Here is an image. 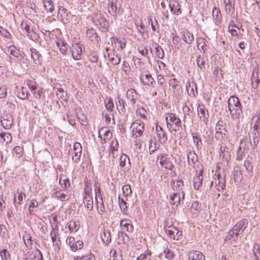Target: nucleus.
<instances>
[{"label":"nucleus","instance_id":"nucleus-1","mask_svg":"<svg viewBox=\"0 0 260 260\" xmlns=\"http://www.w3.org/2000/svg\"><path fill=\"white\" fill-rule=\"evenodd\" d=\"M228 108L231 116L233 119H239L242 117V107L237 97L231 96L229 99Z\"/></svg>","mask_w":260,"mask_h":260},{"label":"nucleus","instance_id":"nucleus-2","mask_svg":"<svg viewBox=\"0 0 260 260\" xmlns=\"http://www.w3.org/2000/svg\"><path fill=\"white\" fill-rule=\"evenodd\" d=\"M165 119L167 128L169 131L177 132L183 129L181 120L175 114L168 113L166 114Z\"/></svg>","mask_w":260,"mask_h":260},{"label":"nucleus","instance_id":"nucleus-3","mask_svg":"<svg viewBox=\"0 0 260 260\" xmlns=\"http://www.w3.org/2000/svg\"><path fill=\"white\" fill-rule=\"evenodd\" d=\"M94 190L95 199L97 202V208L99 213L102 214L105 211V206L103 202L102 198L100 191V187L98 183L94 184Z\"/></svg>","mask_w":260,"mask_h":260},{"label":"nucleus","instance_id":"nucleus-4","mask_svg":"<svg viewBox=\"0 0 260 260\" xmlns=\"http://www.w3.org/2000/svg\"><path fill=\"white\" fill-rule=\"evenodd\" d=\"M132 126L133 127V137L137 138L142 136L144 130V124L143 122L140 121H136L133 123Z\"/></svg>","mask_w":260,"mask_h":260},{"label":"nucleus","instance_id":"nucleus-5","mask_svg":"<svg viewBox=\"0 0 260 260\" xmlns=\"http://www.w3.org/2000/svg\"><path fill=\"white\" fill-rule=\"evenodd\" d=\"M159 159L160 160L159 164L162 167L169 170H172L174 165L172 162L168 157L167 154L161 153L157 156V159L158 160Z\"/></svg>","mask_w":260,"mask_h":260},{"label":"nucleus","instance_id":"nucleus-6","mask_svg":"<svg viewBox=\"0 0 260 260\" xmlns=\"http://www.w3.org/2000/svg\"><path fill=\"white\" fill-rule=\"evenodd\" d=\"M82 146L79 142H75L73 147L72 159L75 162H78L80 158L82 153Z\"/></svg>","mask_w":260,"mask_h":260},{"label":"nucleus","instance_id":"nucleus-7","mask_svg":"<svg viewBox=\"0 0 260 260\" xmlns=\"http://www.w3.org/2000/svg\"><path fill=\"white\" fill-rule=\"evenodd\" d=\"M25 256L26 260H43L41 252L38 249L28 252Z\"/></svg>","mask_w":260,"mask_h":260},{"label":"nucleus","instance_id":"nucleus-8","mask_svg":"<svg viewBox=\"0 0 260 260\" xmlns=\"http://www.w3.org/2000/svg\"><path fill=\"white\" fill-rule=\"evenodd\" d=\"M72 55L73 58L75 60H79L81 59L82 48L80 45L75 44L73 45L71 49Z\"/></svg>","mask_w":260,"mask_h":260},{"label":"nucleus","instance_id":"nucleus-9","mask_svg":"<svg viewBox=\"0 0 260 260\" xmlns=\"http://www.w3.org/2000/svg\"><path fill=\"white\" fill-rule=\"evenodd\" d=\"M186 89L187 93L192 97H196L198 94V90L197 88V84L196 82L193 81L191 83L190 81L188 80L186 84Z\"/></svg>","mask_w":260,"mask_h":260},{"label":"nucleus","instance_id":"nucleus-10","mask_svg":"<svg viewBox=\"0 0 260 260\" xmlns=\"http://www.w3.org/2000/svg\"><path fill=\"white\" fill-rule=\"evenodd\" d=\"M107 52V56L109 61L114 65H117L119 63L120 61V58L118 56V54L116 53L114 50H111L109 52V49L106 48Z\"/></svg>","mask_w":260,"mask_h":260},{"label":"nucleus","instance_id":"nucleus-11","mask_svg":"<svg viewBox=\"0 0 260 260\" xmlns=\"http://www.w3.org/2000/svg\"><path fill=\"white\" fill-rule=\"evenodd\" d=\"M183 185V182L181 180H177L176 182L175 181H172L171 183V186L174 191L181 192L182 200L184 199L185 196V193L182 190Z\"/></svg>","mask_w":260,"mask_h":260},{"label":"nucleus","instance_id":"nucleus-12","mask_svg":"<svg viewBox=\"0 0 260 260\" xmlns=\"http://www.w3.org/2000/svg\"><path fill=\"white\" fill-rule=\"evenodd\" d=\"M251 82L252 88L254 89L257 88L260 83V75L259 69L257 68H255L253 70L251 77Z\"/></svg>","mask_w":260,"mask_h":260},{"label":"nucleus","instance_id":"nucleus-13","mask_svg":"<svg viewBox=\"0 0 260 260\" xmlns=\"http://www.w3.org/2000/svg\"><path fill=\"white\" fill-rule=\"evenodd\" d=\"M198 114L200 119L203 120L205 123H206L208 121L209 114L208 111L203 105L198 106Z\"/></svg>","mask_w":260,"mask_h":260},{"label":"nucleus","instance_id":"nucleus-14","mask_svg":"<svg viewBox=\"0 0 260 260\" xmlns=\"http://www.w3.org/2000/svg\"><path fill=\"white\" fill-rule=\"evenodd\" d=\"M118 147L119 144L118 140L116 138H114L110 143V156L112 155L114 158L117 157L118 155Z\"/></svg>","mask_w":260,"mask_h":260},{"label":"nucleus","instance_id":"nucleus-15","mask_svg":"<svg viewBox=\"0 0 260 260\" xmlns=\"http://www.w3.org/2000/svg\"><path fill=\"white\" fill-rule=\"evenodd\" d=\"M247 221L246 219H242L238 221L233 228L235 231V236L238 237L241 230L243 232L247 227Z\"/></svg>","mask_w":260,"mask_h":260},{"label":"nucleus","instance_id":"nucleus-16","mask_svg":"<svg viewBox=\"0 0 260 260\" xmlns=\"http://www.w3.org/2000/svg\"><path fill=\"white\" fill-rule=\"evenodd\" d=\"M203 170H200L197 173L196 176L193 178V187L195 189H198L202 185L203 182Z\"/></svg>","mask_w":260,"mask_h":260},{"label":"nucleus","instance_id":"nucleus-17","mask_svg":"<svg viewBox=\"0 0 260 260\" xmlns=\"http://www.w3.org/2000/svg\"><path fill=\"white\" fill-rule=\"evenodd\" d=\"M189 260H205V256L203 253L198 250H191L189 252Z\"/></svg>","mask_w":260,"mask_h":260},{"label":"nucleus","instance_id":"nucleus-18","mask_svg":"<svg viewBox=\"0 0 260 260\" xmlns=\"http://www.w3.org/2000/svg\"><path fill=\"white\" fill-rule=\"evenodd\" d=\"M120 228L129 233H132L134 230V227L131 221L127 219H122L120 223Z\"/></svg>","mask_w":260,"mask_h":260},{"label":"nucleus","instance_id":"nucleus-19","mask_svg":"<svg viewBox=\"0 0 260 260\" xmlns=\"http://www.w3.org/2000/svg\"><path fill=\"white\" fill-rule=\"evenodd\" d=\"M215 186L218 190H223L225 187V179L221 177L220 174H218L216 175V178H215Z\"/></svg>","mask_w":260,"mask_h":260},{"label":"nucleus","instance_id":"nucleus-20","mask_svg":"<svg viewBox=\"0 0 260 260\" xmlns=\"http://www.w3.org/2000/svg\"><path fill=\"white\" fill-rule=\"evenodd\" d=\"M1 123L5 129H10L13 123V118L12 115H6L1 120Z\"/></svg>","mask_w":260,"mask_h":260},{"label":"nucleus","instance_id":"nucleus-21","mask_svg":"<svg viewBox=\"0 0 260 260\" xmlns=\"http://www.w3.org/2000/svg\"><path fill=\"white\" fill-rule=\"evenodd\" d=\"M57 18L60 19V21L65 23L68 21V14L67 10L63 7H59L57 13Z\"/></svg>","mask_w":260,"mask_h":260},{"label":"nucleus","instance_id":"nucleus-22","mask_svg":"<svg viewBox=\"0 0 260 260\" xmlns=\"http://www.w3.org/2000/svg\"><path fill=\"white\" fill-rule=\"evenodd\" d=\"M31 57L36 64H40L42 60V56L40 52L36 49L31 48Z\"/></svg>","mask_w":260,"mask_h":260},{"label":"nucleus","instance_id":"nucleus-23","mask_svg":"<svg viewBox=\"0 0 260 260\" xmlns=\"http://www.w3.org/2000/svg\"><path fill=\"white\" fill-rule=\"evenodd\" d=\"M169 8L171 12L175 15L181 14V11L180 8V4L178 2L174 1L172 3L169 4Z\"/></svg>","mask_w":260,"mask_h":260},{"label":"nucleus","instance_id":"nucleus-24","mask_svg":"<svg viewBox=\"0 0 260 260\" xmlns=\"http://www.w3.org/2000/svg\"><path fill=\"white\" fill-rule=\"evenodd\" d=\"M101 239L105 245H108L111 242V234L109 230L104 229L101 235Z\"/></svg>","mask_w":260,"mask_h":260},{"label":"nucleus","instance_id":"nucleus-25","mask_svg":"<svg viewBox=\"0 0 260 260\" xmlns=\"http://www.w3.org/2000/svg\"><path fill=\"white\" fill-rule=\"evenodd\" d=\"M172 95L177 100H179L182 97L183 89L181 84L172 88Z\"/></svg>","mask_w":260,"mask_h":260},{"label":"nucleus","instance_id":"nucleus-26","mask_svg":"<svg viewBox=\"0 0 260 260\" xmlns=\"http://www.w3.org/2000/svg\"><path fill=\"white\" fill-rule=\"evenodd\" d=\"M140 80L144 84L148 85V86H151L153 85V82H154V80L151 76L150 74H146L145 75V78L143 76L142 74L140 76Z\"/></svg>","mask_w":260,"mask_h":260},{"label":"nucleus","instance_id":"nucleus-27","mask_svg":"<svg viewBox=\"0 0 260 260\" xmlns=\"http://www.w3.org/2000/svg\"><path fill=\"white\" fill-rule=\"evenodd\" d=\"M166 232L169 235L170 238L174 240H178L182 236V232L178 231L177 229L174 227V230H166Z\"/></svg>","mask_w":260,"mask_h":260},{"label":"nucleus","instance_id":"nucleus-28","mask_svg":"<svg viewBox=\"0 0 260 260\" xmlns=\"http://www.w3.org/2000/svg\"><path fill=\"white\" fill-rule=\"evenodd\" d=\"M259 131L253 130L251 135L249 134V137H250L249 139H250V143L252 144V142H251V139H252L253 141V145H254V147L255 146H256L259 143Z\"/></svg>","mask_w":260,"mask_h":260},{"label":"nucleus","instance_id":"nucleus-29","mask_svg":"<svg viewBox=\"0 0 260 260\" xmlns=\"http://www.w3.org/2000/svg\"><path fill=\"white\" fill-rule=\"evenodd\" d=\"M170 200L173 205L177 207L181 203V196L180 192H176L173 193V195L170 197Z\"/></svg>","mask_w":260,"mask_h":260},{"label":"nucleus","instance_id":"nucleus-30","mask_svg":"<svg viewBox=\"0 0 260 260\" xmlns=\"http://www.w3.org/2000/svg\"><path fill=\"white\" fill-rule=\"evenodd\" d=\"M83 202L86 207L87 210L91 211L93 208V199L91 196H84Z\"/></svg>","mask_w":260,"mask_h":260},{"label":"nucleus","instance_id":"nucleus-31","mask_svg":"<svg viewBox=\"0 0 260 260\" xmlns=\"http://www.w3.org/2000/svg\"><path fill=\"white\" fill-rule=\"evenodd\" d=\"M159 142L161 144L165 143L168 140L167 132L165 131H160L156 133Z\"/></svg>","mask_w":260,"mask_h":260},{"label":"nucleus","instance_id":"nucleus-32","mask_svg":"<svg viewBox=\"0 0 260 260\" xmlns=\"http://www.w3.org/2000/svg\"><path fill=\"white\" fill-rule=\"evenodd\" d=\"M23 240L26 246L29 249L31 248L32 241L31 240V237L28 233L25 232L23 236Z\"/></svg>","mask_w":260,"mask_h":260},{"label":"nucleus","instance_id":"nucleus-33","mask_svg":"<svg viewBox=\"0 0 260 260\" xmlns=\"http://www.w3.org/2000/svg\"><path fill=\"white\" fill-rule=\"evenodd\" d=\"M99 137L101 138V141H102V144H103L106 143L109 141H110L111 139H112V134L110 131H109V130L106 131L104 134V137L102 138L100 134V132H99Z\"/></svg>","mask_w":260,"mask_h":260},{"label":"nucleus","instance_id":"nucleus-34","mask_svg":"<svg viewBox=\"0 0 260 260\" xmlns=\"http://www.w3.org/2000/svg\"><path fill=\"white\" fill-rule=\"evenodd\" d=\"M43 5L47 12L52 13L54 10L53 3L51 0H45Z\"/></svg>","mask_w":260,"mask_h":260},{"label":"nucleus","instance_id":"nucleus-35","mask_svg":"<svg viewBox=\"0 0 260 260\" xmlns=\"http://www.w3.org/2000/svg\"><path fill=\"white\" fill-rule=\"evenodd\" d=\"M136 96V91L133 88L128 89L126 92V96L131 101L133 104L135 103V99Z\"/></svg>","mask_w":260,"mask_h":260},{"label":"nucleus","instance_id":"nucleus-36","mask_svg":"<svg viewBox=\"0 0 260 260\" xmlns=\"http://www.w3.org/2000/svg\"><path fill=\"white\" fill-rule=\"evenodd\" d=\"M59 183L63 190L70 186L69 179L65 177H61L59 179Z\"/></svg>","mask_w":260,"mask_h":260},{"label":"nucleus","instance_id":"nucleus-37","mask_svg":"<svg viewBox=\"0 0 260 260\" xmlns=\"http://www.w3.org/2000/svg\"><path fill=\"white\" fill-rule=\"evenodd\" d=\"M226 132L227 131L224 127L223 128V131H219V129H217L215 134V137L218 140H222L226 138Z\"/></svg>","mask_w":260,"mask_h":260},{"label":"nucleus","instance_id":"nucleus-38","mask_svg":"<svg viewBox=\"0 0 260 260\" xmlns=\"http://www.w3.org/2000/svg\"><path fill=\"white\" fill-rule=\"evenodd\" d=\"M0 137L3 140V142H5L6 144L10 143L12 140V136L8 133L0 132Z\"/></svg>","mask_w":260,"mask_h":260},{"label":"nucleus","instance_id":"nucleus-39","mask_svg":"<svg viewBox=\"0 0 260 260\" xmlns=\"http://www.w3.org/2000/svg\"><path fill=\"white\" fill-rule=\"evenodd\" d=\"M29 95L27 89L23 87H21V88L18 91V97L22 100H24L27 98V96Z\"/></svg>","mask_w":260,"mask_h":260},{"label":"nucleus","instance_id":"nucleus-40","mask_svg":"<svg viewBox=\"0 0 260 260\" xmlns=\"http://www.w3.org/2000/svg\"><path fill=\"white\" fill-rule=\"evenodd\" d=\"M182 39L184 42L190 44L193 41L194 37L191 33L187 31L183 35Z\"/></svg>","mask_w":260,"mask_h":260},{"label":"nucleus","instance_id":"nucleus-41","mask_svg":"<svg viewBox=\"0 0 260 260\" xmlns=\"http://www.w3.org/2000/svg\"><path fill=\"white\" fill-rule=\"evenodd\" d=\"M159 145L157 144L156 141L155 140L153 141L152 139H151L149 141V149L150 151V153H152L154 152L157 148H158Z\"/></svg>","mask_w":260,"mask_h":260},{"label":"nucleus","instance_id":"nucleus-42","mask_svg":"<svg viewBox=\"0 0 260 260\" xmlns=\"http://www.w3.org/2000/svg\"><path fill=\"white\" fill-rule=\"evenodd\" d=\"M57 45L59 47L61 52L63 54H66L68 49V44L63 41H60L57 43Z\"/></svg>","mask_w":260,"mask_h":260},{"label":"nucleus","instance_id":"nucleus-43","mask_svg":"<svg viewBox=\"0 0 260 260\" xmlns=\"http://www.w3.org/2000/svg\"><path fill=\"white\" fill-rule=\"evenodd\" d=\"M193 142L194 144L198 149L201 148V139L200 136H198L197 134H192Z\"/></svg>","mask_w":260,"mask_h":260},{"label":"nucleus","instance_id":"nucleus-44","mask_svg":"<svg viewBox=\"0 0 260 260\" xmlns=\"http://www.w3.org/2000/svg\"><path fill=\"white\" fill-rule=\"evenodd\" d=\"M87 36L90 39L91 41H96L98 39V35L95 33L94 29H88L87 31Z\"/></svg>","mask_w":260,"mask_h":260},{"label":"nucleus","instance_id":"nucleus-45","mask_svg":"<svg viewBox=\"0 0 260 260\" xmlns=\"http://www.w3.org/2000/svg\"><path fill=\"white\" fill-rule=\"evenodd\" d=\"M109 13L115 16L119 12V10L117 11V5L115 3L112 2L109 7Z\"/></svg>","mask_w":260,"mask_h":260},{"label":"nucleus","instance_id":"nucleus-46","mask_svg":"<svg viewBox=\"0 0 260 260\" xmlns=\"http://www.w3.org/2000/svg\"><path fill=\"white\" fill-rule=\"evenodd\" d=\"M8 51H10V54L15 57L18 58L19 56H21L20 51L15 46L10 47Z\"/></svg>","mask_w":260,"mask_h":260},{"label":"nucleus","instance_id":"nucleus-47","mask_svg":"<svg viewBox=\"0 0 260 260\" xmlns=\"http://www.w3.org/2000/svg\"><path fill=\"white\" fill-rule=\"evenodd\" d=\"M197 158L198 156L194 152H189L187 153V159L189 164L191 161L193 165L195 164L198 160Z\"/></svg>","mask_w":260,"mask_h":260},{"label":"nucleus","instance_id":"nucleus-48","mask_svg":"<svg viewBox=\"0 0 260 260\" xmlns=\"http://www.w3.org/2000/svg\"><path fill=\"white\" fill-rule=\"evenodd\" d=\"M163 253L165 254V257L168 260L173 259L175 256L174 252L168 248L164 250Z\"/></svg>","mask_w":260,"mask_h":260},{"label":"nucleus","instance_id":"nucleus-49","mask_svg":"<svg viewBox=\"0 0 260 260\" xmlns=\"http://www.w3.org/2000/svg\"><path fill=\"white\" fill-rule=\"evenodd\" d=\"M122 190L123 194L125 198H126L128 195L131 194L132 193L131 186L129 184H126L123 186Z\"/></svg>","mask_w":260,"mask_h":260},{"label":"nucleus","instance_id":"nucleus-50","mask_svg":"<svg viewBox=\"0 0 260 260\" xmlns=\"http://www.w3.org/2000/svg\"><path fill=\"white\" fill-rule=\"evenodd\" d=\"M26 35L30 39L34 41H38L39 38V35L33 29H30Z\"/></svg>","mask_w":260,"mask_h":260},{"label":"nucleus","instance_id":"nucleus-51","mask_svg":"<svg viewBox=\"0 0 260 260\" xmlns=\"http://www.w3.org/2000/svg\"><path fill=\"white\" fill-rule=\"evenodd\" d=\"M139 52L143 56L146 57L148 59L150 60L148 57V50L146 46H141L138 48Z\"/></svg>","mask_w":260,"mask_h":260},{"label":"nucleus","instance_id":"nucleus-52","mask_svg":"<svg viewBox=\"0 0 260 260\" xmlns=\"http://www.w3.org/2000/svg\"><path fill=\"white\" fill-rule=\"evenodd\" d=\"M57 231H58L57 229L55 230L53 228H52V230L50 235L51 240H52V241L53 244H55L56 246L58 247L59 245L58 244V243L56 242L55 243V241H56V237H57V235L58 234Z\"/></svg>","mask_w":260,"mask_h":260},{"label":"nucleus","instance_id":"nucleus-53","mask_svg":"<svg viewBox=\"0 0 260 260\" xmlns=\"http://www.w3.org/2000/svg\"><path fill=\"white\" fill-rule=\"evenodd\" d=\"M127 159H128V164L130 165L131 162L129 157L127 155L124 154L120 156L119 159V165L121 167H123L125 166V163Z\"/></svg>","mask_w":260,"mask_h":260},{"label":"nucleus","instance_id":"nucleus-54","mask_svg":"<svg viewBox=\"0 0 260 260\" xmlns=\"http://www.w3.org/2000/svg\"><path fill=\"white\" fill-rule=\"evenodd\" d=\"M212 15L214 19L217 21L220 20L221 15L219 9L216 8H213L212 10Z\"/></svg>","mask_w":260,"mask_h":260},{"label":"nucleus","instance_id":"nucleus-55","mask_svg":"<svg viewBox=\"0 0 260 260\" xmlns=\"http://www.w3.org/2000/svg\"><path fill=\"white\" fill-rule=\"evenodd\" d=\"M155 49L157 57L160 59H162L164 57V52L162 48L160 46H158L155 48Z\"/></svg>","mask_w":260,"mask_h":260},{"label":"nucleus","instance_id":"nucleus-56","mask_svg":"<svg viewBox=\"0 0 260 260\" xmlns=\"http://www.w3.org/2000/svg\"><path fill=\"white\" fill-rule=\"evenodd\" d=\"M54 194H55V198H57L58 199H59L61 201H66L68 199L67 195L64 193H63L60 191H57L56 193Z\"/></svg>","mask_w":260,"mask_h":260},{"label":"nucleus","instance_id":"nucleus-57","mask_svg":"<svg viewBox=\"0 0 260 260\" xmlns=\"http://www.w3.org/2000/svg\"><path fill=\"white\" fill-rule=\"evenodd\" d=\"M253 253L257 260H260V245L256 244L254 246Z\"/></svg>","mask_w":260,"mask_h":260},{"label":"nucleus","instance_id":"nucleus-58","mask_svg":"<svg viewBox=\"0 0 260 260\" xmlns=\"http://www.w3.org/2000/svg\"><path fill=\"white\" fill-rule=\"evenodd\" d=\"M68 225L69 230L72 232L77 231L78 229L76 221H71L68 223Z\"/></svg>","mask_w":260,"mask_h":260},{"label":"nucleus","instance_id":"nucleus-59","mask_svg":"<svg viewBox=\"0 0 260 260\" xmlns=\"http://www.w3.org/2000/svg\"><path fill=\"white\" fill-rule=\"evenodd\" d=\"M75 246L72 247V251H76L77 250L81 249L83 245V242L82 241L78 240L75 242Z\"/></svg>","mask_w":260,"mask_h":260},{"label":"nucleus","instance_id":"nucleus-60","mask_svg":"<svg viewBox=\"0 0 260 260\" xmlns=\"http://www.w3.org/2000/svg\"><path fill=\"white\" fill-rule=\"evenodd\" d=\"M118 203L121 210L125 211L127 208L126 201L123 199L120 198V196H119Z\"/></svg>","mask_w":260,"mask_h":260},{"label":"nucleus","instance_id":"nucleus-61","mask_svg":"<svg viewBox=\"0 0 260 260\" xmlns=\"http://www.w3.org/2000/svg\"><path fill=\"white\" fill-rule=\"evenodd\" d=\"M1 256L3 260H9L10 259V255L6 249H3L1 251Z\"/></svg>","mask_w":260,"mask_h":260},{"label":"nucleus","instance_id":"nucleus-62","mask_svg":"<svg viewBox=\"0 0 260 260\" xmlns=\"http://www.w3.org/2000/svg\"><path fill=\"white\" fill-rule=\"evenodd\" d=\"M148 21L149 23L151 24V27L153 31H155L156 29H158L159 28V25L156 19H155L154 23L152 21V20L151 18L148 19Z\"/></svg>","mask_w":260,"mask_h":260},{"label":"nucleus","instance_id":"nucleus-63","mask_svg":"<svg viewBox=\"0 0 260 260\" xmlns=\"http://www.w3.org/2000/svg\"><path fill=\"white\" fill-rule=\"evenodd\" d=\"M223 1L225 7L226 11L230 13L233 9V6L231 0H223Z\"/></svg>","mask_w":260,"mask_h":260},{"label":"nucleus","instance_id":"nucleus-64","mask_svg":"<svg viewBox=\"0 0 260 260\" xmlns=\"http://www.w3.org/2000/svg\"><path fill=\"white\" fill-rule=\"evenodd\" d=\"M118 236L119 239H122L124 243L129 240L128 236H127V235L123 232H118Z\"/></svg>","mask_w":260,"mask_h":260}]
</instances>
